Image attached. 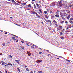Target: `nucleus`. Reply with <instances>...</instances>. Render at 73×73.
Wrapping results in <instances>:
<instances>
[{
  "label": "nucleus",
  "mask_w": 73,
  "mask_h": 73,
  "mask_svg": "<svg viewBox=\"0 0 73 73\" xmlns=\"http://www.w3.org/2000/svg\"><path fill=\"white\" fill-rule=\"evenodd\" d=\"M65 15H66V13L65 12L61 13L60 15L61 16V17L64 19V18L63 17H64Z\"/></svg>",
  "instance_id": "nucleus-1"
},
{
  "label": "nucleus",
  "mask_w": 73,
  "mask_h": 73,
  "mask_svg": "<svg viewBox=\"0 0 73 73\" xmlns=\"http://www.w3.org/2000/svg\"><path fill=\"white\" fill-rule=\"evenodd\" d=\"M11 3H13L15 5H19V3L16 2L15 1H14V0H11Z\"/></svg>",
  "instance_id": "nucleus-2"
},
{
  "label": "nucleus",
  "mask_w": 73,
  "mask_h": 73,
  "mask_svg": "<svg viewBox=\"0 0 73 73\" xmlns=\"http://www.w3.org/2000/svg\"><path fill=\"white\" fill-rule=\"evenodd\" d=\"M53 22L54 25H55L56 27H58V25L57 24V22H56V20H53L52 21Z\"/></svg>",
  "instance_id": "nucleus-3"
},
{
  "label": "nucleus",
  "mask_w": 73,
  "mask_h": 73,
  "mask_svg": "<svg viewBox=\"0 0 73 73\" xmlns=\"http://www.w3.org/2000/svg\"><path fill=\"white\" fill-rule=\"evenodd\" d=\"M55 5H56V3H52L50 4V7H54Z\"/></svg>",
  "instance_id": "nucleus-4"
},
{
  "label": "nucleus",
  "mask_w": 73,
  "mask_h": 73,
  "mask_svg": "<svg viewBox=\"0 0 73 73\" xmlns=\"http://www.w3.org/2000/svg\"><path fill=\"white\" fill-rule=\"evenodd\" d=\"M8 65H10L11 66H12V64L11 63H8L5 65V66H8Z\"/></svg>",
  "instance_id": "nucleus-5"
},
{
  "label": "nucleus",
  "mask_w": 73,
  "mask_h": 73,
  "mask_svg": "<svg viewBox=\"0 0 73 73\" xmlns=\"http://www.w3.org/2000/svg\"><path fill=\"white\" fill-rule=\"evenodd\" d=\"M36 62L38 64H39V63H40V62H42V60H37Z\"/></svg>",
  "instance_id": "nucleus-6"
},
{
  "label": "nucleus",
  "mask_w": 73,
  "mask_h": 73,
  "mask_svg": "<svg viewBox=\"0 0 73 73\" xmlns=\"http://www.w3.org/2000/svg\"><path fill=\"white\" fill-rule=\"evenodd\" d=\"M33 13L34 14V15H37V13L35 12L34 11H33Z\"/></svg>",
  "instance_id": "nucleus-7"
},
{
  "label": "nucleus",
  "mask_w": 73,
  "mask_h": 73,
  "mask_svg": "<svg viewBox=\"0 0 73 73\" xmlns=\"http://www.w3.org/2000/svg\"><path fill=\"white\" fill-rule=\"evenodd\" d=\"M28 7H29V8H31L32 6H31V5L29 4L27 5Z\"/></svg>",
  "instance_id": "nucleus-8"
},
{
  "label": "nucleus",
  "mask_w": 73,
  "mask_h": 73,
  "mask_svg": "<svg viewBox=\"0 0 73 73\" xmlns=\"http://www.w3.org/2000/svg\"><path fill=\"white\" fill-rule=\"evenodd\" d=\"M36 17H38V18H40V16L39 15H38V14L36 15Z\"/></svg>",
  "instance_id": "nucleus-9"
},
{
  "label": "nucleus",
  "mask_w": 73,
  "mask_h": 73,
  "mask_svg": "<svg viewBox=\"0 0 73 73\" xmlns=\"http://www.w3.org/2000/svg\"><path fill=\"white\" fill-rule=\"evenodd\" d=\"M44 16L46 19H48V17H49V16L47 15H45Z\"/></svg>",
  "instance_id": "nucleus-10"
},
{
  "label": "nucleus",
  "mask_w": 73,
  "mask_h": 73,
  "mask_svg": "<svg viewBox=\"0 0 73 73\" xmlns=\"http://www.w3.org/2000/svg\"><path fill=\"white\" fill-rule=\"evenodd\" d=\"M70 15H69L67 17V19L68 20H69V18H70Z\"/></svg>",
  "instance_id": "nucleus-11"
},
{
  "label": "nucleus",
  "mask_w": 73,
  "mask_h": 73,
  "mask_svg": "<svg viewBox=\"0 0 73 73\" xmlns=\"http://www.w3.org/2000/svg\"><path fill=\"white\" fill-rule=\"evenodd\" d=\"M60 36H61V35H63V33H62V32H61L60 33Z\"/></svg>",
  "instance_id": "nucleus-12"
},
{
  "label": "nucleus",
  "mask_w": 73,
  "mask_h": 73,
  "mask_svg": "<svg viewBox=\"0 0 73 73\" xmlns=\"http://www.w3.org/2000/svg\"><path fill=\"white\" fill-rule=\"evenodd\" d=\"M11 38L14 40V41H15V40H16V38H15V37H13Z\"/></svg>",
  "instance_id": "nucleus-13"
},
{
  "label": "nucleus",
  "mask_w": 73,
  "mask_h": 73,
  "mask_svg": "<svg viewBox=\"0 0 73 73\" xmlns=\"http://www.w3.org/2000/svg\"><path fill=\"white\" fill-rule=\"evenodd\" d=\"M17 70H18L19 72V73H20L21 72V71L19 69V68H17Z\"/></svg>",
  "instance_id": "nucleus-14"
},
{
  "label": "nucleus",
  "mask_w": 73,
  "mask_h": 73,
  "mask_svg": "<svg viewBox=\"0 0 73 73\" xmlns=\"http://www.w3.org/2000/svg\"><path fill=\"white\" fill-rule=\"evenodd\" d=\"M9 58L11 59V58H12V56L11 55H9Z\"/></svg>",
  "instance_id": "nucleus-15"
},
{
  "label": "nucleus",
  "mask_w": 73,
  "mask_h": 73,
  "mask_svg": "<svg viewBox=\"0 0 73 73\" xmlns=\"http://www.w3.org/2000/svg\"><path fill=\"white\" fill-rule=\"evenodd\" d=\"M39 11L41 13H42V11H41V9H39Z\"/></svg>",
  "instance_id": "nucleus-16"
},
{
  "label": "nucleus",
  "mask_w": 73,
  "mask_h": 73,
  "mask_svg": "<svg viewBox=\"0 0 73 73\" xmlns=\"http://www.w3.org/2000/svg\"><path fill=\"white\" fill-rule=\"evenodd\" d=\"M70 23H71V24H73V22L72 21H70Z\"/></svg>",
  "instance_id": "nucleus-17"
},
{
  "label": "nucleus",
  "mask_w": 73,
  "mask_h": 73,
  "mask_svg": "<svg viewBox=\"0 0 73 73\" xmlns=\"http://www.w3.org/2000/svg\"><path fill=\"white\" fill-rule=\"evenodd\" d=\"M56 17H59V15H58V14H56L55 15Z\"/></svg>",
  "instance_id": "nucleus-18"
},
{
  "label": "nucleus",
  "mask_w": 73,
  "mask_h": 73,
  "mask_svg": "<svg viewBox=\"0 0 73 73\" xmlns=\"http://www.w3.org/2000/svg\"><path fill=\"white\" fill-rule=\"evenodd\" d=\"M15 61L16 62H20V60H15Z\"/></svg>",
  "instance_id": "nucleus-19"
},
{
  "label": "nucleus",
  "mask_w": 73,
  "mask_h": 73,
  "mask_svg": "<svg viewBox=\"0 0 73 73\" xmlns=\"http://www.w3.org/2000/svg\"><path fill=\"white\" fill-rule=\"evenodd\" d=\"M53 13V12L51 11H50V12H49V13L50 14H51V13Z\"/></svg>",
  "instance_id": "nucleus-20"
},
{
  "label": "nucleus",
  "mask_w": 73,
  "mask_h": 73,
  "mask_svg": "<svg viewBox=\"0 0 73 73\" xmlns=\"http://www.w3.org/2000/svg\"><path fill=\"white\" fill-rule=\"evenodd\" d=\"M34 6L35 9H36V5L35 4H34Z\"/></svg>",
  "instance_id": "nucleus-21"
},
{
  "label": "nucleus",
  "mask_w": 73,
  "mask_h": 73,
  "mask_svg": "<svg viewBox=\"0 0 73 73\" xmlns=\"http://www.w3.org/2000/svg\"><path fill=\"white\" fill-rule=\"evenodd\" d=\"M26 70H27V71H29V69H28V68H26Z\"/></svg>",
  "instance_id": "nucleus-22"
},
{
  "label": "nucleus",
  "mask_w": 73,
  "mask_h": 73,
  "mask_svg": "<svg viewBox=\"0 0 73 73\" xmlns=\"http://www.w3.org/2000/svg\"><path fill=\"white\" fill-rule=\"evenodd\" d=\"M38 73H42V71H38Z\"/></svg>",
  "instance_id": "nucleus-23"
},
{
  "label": "nucleus",
  "mask_w": 73,
  "mask_h": 73,
  "mask_svg": "<svg viewBox=\"0 0 73 73\" xmlns=\"http://www.w3.org/2000/svg\"><path fill=\"white\" fill-rule=\"evenodd\" d=\"M51 19H53L54 18V16H52L51 17Z\"/></svg>",
  "instance_id": "nucleus-24"
},
{
  "label": "nucleus",
  "mask_w": 73,
  "mask_h": 73,
  "mask_svg": "<svg viewBox=\"0 0 73 73\" xmlns=\"http://www.w3.org/2000/svg\"><path fill=\"white\" fill-rule=\"evenodd\" d=\"M72 6V5H71V4H70L68 5V7H71Z\"/></svg>",
  "instance_id": "nucleus-25"
},
{
  "label": "nucleus",
  "mask_w": 73,
  "mask_h": 73,
  "mask_svg": "<svg viewBox=\"0 0 73 73\" xmlns=\"http://www.w3.org/2000/svg\"><path fill=\"white\" fill-rule=\"evenodd\" d=\"M60 38L61 39H62V40H63L64 38L63 36H62Z\"/></svg>",
  "instance_id": "nucleus-26"
},
{
  "label": "nucleus",
  "mask_w": 73,
  "mask_h": 73,
  "mask_svg": "<svg viewBox=\"0 0 73 73\" xmlns=\"http://www.w3.org/2000/svg\"><path fill=\"white\" fill-rule=\"evenodd\" d=\"M68 27H69V28H72V26L70 25H69Z\"/></svg>",
  "instance_id": "nucleus-27"
},
{
  "label": "nucleus",
  "mask_w": 73,
  "mask_h": 73,
  "mask_svg": "<svg viewBox=\"0 0 73 73\" xmlns=\"http://www.w3.org/2000/svg\"><path fill=\"white\" fill-rule=\"evenodd\" d=\"M2 45L3 46H5V43H3Z\"/></svg>",
  "instance_id": "nucleus-28"
},
{
  "label": "nucleus",
  "mask_w": 73,
  "mask_h": 73,
  "mask_svg": "<svg viewBox=\"0 0 73 73\" xmlns=\"http://www.w3.org/2000/svg\"><path fill=\"white\" fill-rule=\"evenodd\" d=\"M5 64H6V63H5H5H2V65H5Z\"/></svg>",
  "instance_id": "nucleus-29"
},
{
  "label": "nucleus",
  "mask_w": 73,
  "mask_h": 73,
  "mask_svg": "<svg viewBox=\"0 0 73 73\" xmlns=\"http://www.w3.org/2000/svg\"><path fill=\"white\" fill-rule=\"evenodd\" d=\"M64 21H62L60 23H61V24H64Z\"/></svg>",
  "instance_id": "nucleus-30"
},
{
  "label": "nucleus",
  "mask_w": 73,
  "mask_h": 73,
  "mask_svg": "<svg viewBox=\"0 0 73 73\" xmlns=\"http://www.w3.org/2000/svg\"><path fill=\"white\" fill-rule=\"evenodd\" d=\"M59 12V11L58 10H57V11H56V13H57V14H58V13Z\"/></svg>",
  "instance_id": "nucleus-31"
},
{
  "label": "nucleus",
  "mask_w": 73,
  "mask_h": 73,
  "mask_svg": "<svg viewBox=\"0 0 73 73\" xmlns=\"http://www.w3.org/2000/svg\"><path fill=\"white\" fill-rule=\"evenodd\" d=\"M69 27H67V28H66V30H68V29H69Z\"/></svg>",
  "instance_id": "nucleus-32"
},
{
  "label": "nucleus",
  "mask_w": 73,
  "mask_h": 73,
  "mask_svg": "<svg viewBox=\"0 0 73 73\" xmlns=\"http://www.w3.org/2000/svg\"><path fill=\"white\" fill-rule=\"evenodd\" d=\"M44 13H45V14H46V13H47V11H44Z\"/></svg>",
  "instance_id": "nucleus-33"
},
{
  "label": "nucleus",
  "mask_w": 73,
  "mask_h": 73,
  "mask_svg": "<svg viewBox=\"0 0 73 73\" xmlns=\"http://www.w3.org/2000/svg\"><path fill=\"white\" fill-rule=\"evenodd\" d=\"M48 22L50 23H52V21L50 20H48Z\"/></svg>",
  "instance_id": "nucleus-34"
},
{
  "label": "nucleus",
  "mask_w": 73,
  "mask_h": 73,
  "mask_svg": "<svg viewBox=\"0 0 73 73\" xmlns=\"http://www.w3.org/2000/svg\"><path fill=\"white\" fill-rule=\"evenodd\" d=\"M31 48H32V49H35V48L34 47V46H31Z\"/></svg>",
  "instance_id": "nucleus-35"
},
{
  "label": "nucleus",
  "mask_w": 73,
  "mask_h": 73,
  "mask_svg": "<svg viewBox=\"0 0 73 73\" xmlns=\"http://www.w3.org/2000/svg\"><path fill=\"white\" fill-rule=\"evenodd\" d=\"M73 18H71L70 19V21H72V20H73Z\"/></svg>",
  "instance_id": "nucleus-36"
},
{
  "label": "nucleus",
  "mask_w": 73,
  "mask_h": 73,
  "mask_svg": "<svg viewBox=\"0 0 73 73\" xmlns=\"http://www.w3.org/2000/svg\"><path fill=\"white\" fill-rule=\"evenodd\" d=\"M28 56H31V53L30 52L29 54H28Z\"/></svg>",
  "instance_id": "nucleus-37"
},
{
  "label": "nucleus",
  "mask_w": 73,
  "mask_h": 73,
  "mask_svg": "<svg viewBox=\"0 0 73 73\" xmlns=\"http://www.w3.org/2000/svg\"><path fill=\"white\" fill-rule=\"evenodd\" d=\"M36 6H37V7H39V5H38V4L37 3L36 4Z\"/></svg>",
  "instance_id": "nucleus-38"
},
{
  "label": "nucleus",
  "mask_w": 73,
  "mask_h": 73,
  "mask_svg": "<svg viewBox=\"0 0 73 73\" xmlns=\"http://www.w3.org/2000/svg\"><path fill=\"white\" fill-rule=\"evenodd\" d=\"M59 28H61V29H62V26L61 25H60L59 26Z\"/></svg>",
  "instance_id": "nucleus-39"
},
{
  "label": "nucleus",
  "mask_w": 73,
  "mask_h": 73,
  "mask_svg": "<svg viewBox=\"0 0 73 73\" xmlns=\"http://www.w3.org/2000/svg\"><path fill=\"white\" fill-rule=\"evenodd\" d=\"M1 63H2V64L4 63H5L4 62V61H1Z\"/></svg>",
  "instance_id": "nucleus-40"
},
{
  "label": "nucleus",
  "mask_w": 73,
  "mask_h": 73,
  "mask_svg": "<svg viewBox=\"0 0 73 73\" xmlns=\"http://www.w3.org/2000/svg\"><path fill=\"white\" fill-rule=\"evenodd\" d=\"M30 53V52H29L27 51V54H29Z\"/></svg>",
  "instance_id": "nucleus-41"
},
{
  "label": "nucleus",
  "mask_w": 73,
  "mask_h": 73,
  "mask_svg": "<svg viewBox=\"0 0 73 73\" xmlns=\"http://www.w3.org/2000/svg\"><path fill=\"white\" fill-rule=\"evenodd\" d=\"M62 32H64V31H65V29H63L62 30Z\"/></svg>",
  "instance_id": "nucleus-42"
},
{
  "label": "nucleus",
  "mask_w": 73,
  "mask_h": 73,
  "mask_svg": "<svg viewBox=\"0 0 73 73\" xmlns=\"http://www.w3.org/2000/svg\"><path fill=\"white\" fill-rule=\"evenodd\" d=\"M39 54H42V52H39Z\"/></svg>",
  "instance_id": "nucleus-43"
},
{
  "label": "nucleus",
  "mask_w": 73,
  "mask_h": 73,
  "mask_svg": "<svg viewBox=\"0 0 73 73\" xmlns=\"http://www.w3.org/2000/svg\"><path fill=\"white\" fill-rule=\"evenodd\" d=\"M11 35H12V36H15V37L16 36V35H13V34H11Z\"/></svg>",
  "instance_id": "nucleus-44"
},
{
  "label": "nucleus",
  "mask_w": 73,
  "mask_h": 73,
  "mask_svg": "<svg viewBox=\"0 0 73 73\" xmlns=\"http://www.w3.org/2000/svg\"><path fill=\"white\" fill-rule=\"evenodd\" d=\"M35 48H38V47L36 46H35Z\"/></svg>",
  "instance_id": "nucleus-45"
},
{
  "label": "nucleus",
  "mask_w": 73,
  "mask_h": 73,
  "mask_svg": "<svg viewBox=\"0 0 73 73\" xmlns=\"http://www.w3.org/2000/svg\"><path fill=\"white\" fill-rule=\"evenodd\" d=\"M21 5H23V6H24V3H21Z\"/></svg>",
  "instance_id": "nucleus-46"
},
{
  "label": "nucleus",
  "mask_w": 73,
  "mask_h": 73,
  "mask_svg": "<svg viewBox=\"0 0 73 73\" xmlns=\"http://www.w3.org/2000/svg\"><path fill=\"white\" fill-rule=\"evenodd\" d=\"M45 50L46 51V52H49V50Z\"/></svg>",
  "instance_id": "nucleus-47"
},
{
  "label": "nucleus",
  "mask_w": 73,
  "mask_h": 73,
  "mask_svg": "<svg viewBox=\"0 0 73 73\" xmlns=\"http://www.w3.org/2000/svg\"><path fill=\"white\" fill-rule=\"evenodd\" d=\"M7 33H7V32H5V35H7Z\"/></svg>",
  "instance_id": "nucleus-48"
},
{
  "label": "nucleus",
  "mask_w": 73,
  "mask_h": 73,
  "mask_svg": "<svg viewBox=\"0 0 73 73\" xmlns=\"http://www.w3.org/2000/svg\"><path fill=\"white\" fill-rule=\"evenodd\" d=\"M17 3H19V4H21V3L19 1H17Z\"/></svg>",
  "instance_id": "nucleus-49"
},
{
  "label": "nucleus",
  "mask_w": 73,
  "mask_h": 73,
  "mask_svg": "<svg viewBox=\"0 0 73 73\" xmlns=\"http://www.w3.org/2000/svg\"><path fill=\"white\" fill-rule=\"evenodd\" d=\"M48 56H50H50H51V55L50 54H49L48 55Z\"/></svg>",
  "instance_id": "nucleus-50"
},
{
  "label": "nucleus",
  "mask_w": 73,
  "mask_h": 73,
  "mask_svg": "<svg viewBox=\"0 0 73 73\" xmlns=\"http://www.w3.org/2000/svg\"><path fill=\"white\" fill-rule=\"evenodd\" d=\"M65 23L66 24H68V21H66Z\"/></svg>",
  "instance_id": "nucleus-51"
},
{
  "label": "nucleus",
  "mask_w": 73,
  "mask_h": 73,
  "mask_svg": "<svg viewBox=\"0 0 73 73\" xmlns=\"http://www.w3.org/2000/svg\"><path fill=\"white\" fill-rule=\"evenodd\" d=\"M46 23H48V22H49L48 20H47V21H46Z\"/></svg>",
  "instance_id": "nucleus-52"
},
{
  "label": "nucleus",
  "mask_w": 73,
  "mask_h": 73,
  "mask_svg": "<svg viewBox=\"0 0 73 73\" xmlns=\"http://www.w3.org/2000/svg\"><path fill=\"white\" fill-rule=\"evenodd\" d=\"M9 42H10L9 41H8L7 42V44H9Z\"/></svg>",
  "instance_id": "nucleus-53"
},
{
  "label": "nucleus",
  "mask_w": 73,
  "mask_h": 73,
  "mask_svg": "<svg viewBox=\"0 0 73 73\" xmlns=\"http://www.w3.org/2000/svg\"><path fill=\"white\" fill-rule=\"evenodd\" d=\"M27 10L28 11H30L31 10V9H28Z\"/></svg>",
  "instance_id": "nucleus-54"
},
{
  "label": "nucleus",
  "mask_w": 73,
  "mask_h": 73,
  "mask_svg": "<svg viewBox=\"0 0 73 73\" xmlns=\"http://www.w3.org/2000/svg\"><path fill=\"white\" fill-rule=\"evenodd\" d=\"M15 37H17V38H19V36H17L16 35L15 36Z\"/></svg>",
  "instance_id": "nucleus-55"
},
{
  "label": "nucleus",
  "mask_w": 73,
  "mask_h": 73,
  "mask_svg": "<svg viewBox=\"0 0 73 73\" xmlns=\"http://www.w3.org/2000/svg\"><path fill=\"white\" fill-rule=\"evenodd\" d=\"M29 43H27V45H28V46H29Z\"/></svg>",
  "instance_id": "nucleus-56"
},
{
  "label": "nucleus",
  "mask_w": 73,
  "mask_h": 73,
  "mask_svg": "<svg viewBox=\"0 0 73 73\" xmlns=\"http://www.w3.org/2000/svg\"><path fill=\"white\" fill-rule=\"evenodd\" d=\"M0 31H1L2 32H3V31L2 30H0Z\"/></svg>",
  "instance_id": "nucleus-57"
},
{
  "label": "nucleus",
  "mask_w": 73,
  "mask_h": 73,
  "mask_svg": "<svg viewBox=\"0 0 73 73\" xmlns=\"http://www.w3.org/2000/svg\"><path fill=\"white\" fill-rule=\"evenodd\" d=\"M35 33V34H36V35H38V34H37V33Z\"/></svg>",
  "instance_id": "nucleus-58"
},
{
  "label": "nucleus",
  "mask_w": 73,
  "mask_h": 73,
  "mask_svg": "<svg viewBox=\"0 0 73 73\" xmlns=\"http://www.w3.org/2000/svg\"><path fill=\"white\" fill-rule=\"evenodd\" d=\"M26 5V3H23V5Z\"/></svg>",
  "instance_id": "nucleus-59"
},
{
  "label": "nucleus",
  "mask_w": 73,
  "mask_h": 73,
  "mask_svg": "<svg viewBox=\"0 0 73 73\" xmlns=\"http://www.w3.org/2000/svg\"><path fill=\"white\" fill-rule=\"evenodd\" d=\"M50 58H51V59H52V58H53V57H52V56H51V57H50Z\"/></svg>",
  "instance_id": "nucleus-60"
},
{
  "label": "nucleus",
  "mask_w": 73,
  "mask_h": 73,
  "mask_svg": "<svg viewBox=\"0 0 73 73\" xmlns=\"http://www.w3.org/2000/svg\"><path fill=\"white\" fill-rule=\"evenodd\" d=\"M56 28L57 29V31H59L60 30H59V29H58L57 28Z\"/></svg>",
  "instance_id": "nucleus-61"
},
{
  "label": "nucleus",
  "mask_w": 73,
  "mask_h": 73,
  "mask_svg": "<svg viewBox=\"0 0 73 73\" xmlns=\"http://www.w3.org/2000/svg\"><path fill=\"white\" fill-rule=\"evenodd\" d=\"M21 42H22V43H24V41H21Z\"/></svg>",
  "instance_id": "nucleus-62"
},
{
  "label": "nucleus",
  "mask_w": 73,
  "mask_h": 73,
  "mask_svg": "<svg viewBox=\"0 0 73 73\" xmlns=\"http://www.w3.org/2000/svg\"><path fill=\"white\" fill-rule=\"evenodd\" d=\"M67 60V61H68L69 62H70V60Z\"/></svg>",
  "instance_id": "nucleus-63"
},
{
  "label": "nucleus",
  "mask_w": 73,
  "mask_h": 73,
  "mask_svg": "<svg viewBox=\"0 0 73 73\" xmlns=\"http://www.w3.org/2000/svg\"><path fill=\"white\" fill-rule=\"evenodd\" d=\"M30 73H33V71H31L30 72Z\"/></svg>",
  "instance_id": "nucleus-64"
}]
</instances>
